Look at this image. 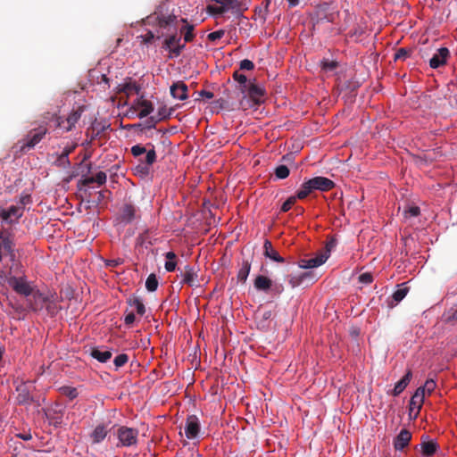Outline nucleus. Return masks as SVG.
Returning <instances> with one entry per match:
<instances>
[{
	"instance_id": "31",
	"label": "nucleus",
	"mask_w": 457,
	"mask_h": 457,
	"mask_svg": "<svg viewBox=\"0 0 457 457\" xmlns=\"http://www.w3.org/2000/svg\"><path fill=\"white\" fill-rule=\"evenodd\" d=\"M327 260H328V253H320L319 254H317L316 257L308 259L307 265H309L310 269L317 268V267L322 265L323 263H325Z\"/></svg>"
},
{
	"instance_id": "3",
	"label": "nucleus",
	"mask_w": 457,
	"mask_h": 457,
	"mask_svg": "<svg viewBox=\"0 0 457 457\" xmlns=\"http://www.w3.org/2000/svg\"><path fill=\"white\" fill-rule=\"evenodd\" d=\"M337 17L338 11L337 8L330 4L323 3L316 6L312 21L314 25L324 21L335 22Z\"/></svg>"
},
{
	"instance_id": "10",
	"label": "nucleus",
	"mask_w": 457,
	"mask_h": 457,
	"mask_svg": "<svg viewBox=\"0 0 457 457\" xmlns=\"http://www.w3.org/2000/svg\"><path fill=\"white\" fill-rule=\"evenodd\" d=\"M24 207L19 205H12L8 209L0 208V217L2 220L12 223V219L18 220L23 214Z\"/></svg>"
},
{
	"instance_id": "6",
	"label": "nucleus",
	"mask_w": 457,
	"mask_h": 457,
	"mask_svg": "<svg viewBox=\"0 0 457 457\" xmlns=\"http://www.w3.org/2000/svg\"><path fill=\"white\" fill-rule=\"evenodd\" d=\"M253 287L257 291L266 294L271 293L276 295H281L284 291V286L282 284H274L270 278L264 275H258L254 278Z\"/></svg>"
},
{
	"instance_id": "7",
	"label": "nucleus",
	"mask_w": 457,
	"mask_h": 457,
	"mask_svg": "<svg viewBox=\"0 0 457 457\" xmlns=\"http://www.w3.org/2000/svg\"><path fill=\"white\" fill-rule=\"evenodd\" d=\"M162 48L169 50L171 56L178 57L185 48V44H181V37L177 32V28L174 27L173 30L163 41Z\"/></svg>"
},
{
	"instance_id": "5",
	"label": "nucleus",
	"mask_w": 457,
	"mask_h": 457,
	"mask_svg": "<svg viewBox=\"0 0 457 457\" xmlns=\"http://www.w3.org/2000/svg\"><path fill=\"white\" fill-rule=\"evenodd\" d=\"M47 129L45 126H39L31 129L26 137L18 142L21 152H26L35 147L46 136Z\"/></svg>"
},
{
	"instance_id": "52",
	"label": "nucleus",
	"mask_w": 457,
	"mask_h": 457,
	"mask_svg": "<svg viewBox=\"0 0 457 457\" xmlns=\"http://www.w3.org/2000/svg\"><path fill=\"white\" fill-rule=\"evenodd\" d=\"M224 34H225V31L222 29H220V30L211 32L210 34H208L207 37L210 41H216V40L221 38L224 36Z\"/></svg>"
},
{
	"instance_id": "25",
	"label": "nucleus",
	"mask_w": 457,
	"mask_h": 457,
	"mask_svg": "<svg viewBox=\"0 0 457 457\" xmlns=\"http://www.w3.org/2000/svg\"><path fill=\"white\" fill-rule=\"evenodd\" d=\"M90 355L98 361L104 363L111 359L112 353L110 350L93 348L91 350Z\"/></svg>"
},
{
	"instance_id": "40",
	"label": "nucleus",
	"mask_w": 457,
	"mask_h": 457,
	"mask_svg": "<svg viewBox=\"0 0 457 457\" xmlns=\"http://www.w3.org/2000/svg\"><path fill=\"white\" fill-rule=\"evenodd\" d=\"M54 164L57 167L67 169L71 166V162L69 158L61 154L57 156L56 160L54 162Z\"/></svg>"
},
{
	"instance_id": "16",
	"label": "nucleus",
	"mask_w": 457,
	"mask_h": 457,
	"mask_svg": "<svg viewBox=\"0 0 457 457\" xmlns=\"http://www.w3.org/2000/svg\"><path fill=\"white\" fill-rule=\"evenodd\" d=\"M245 92L255 104H260L262 102V97L265 95V89L262 87L252 82L248 83Z\"/></svg>"
},
{
	"instance_id": "19",
	"label": "nucleus",
	"mask_w": 457,
	"mask_h": 457,
	"mask_svg": "<svg viewBox=\"0 0 457 457\" xmlns=\"http://www.w3.org/2000/svg\"><path fill=\"white\" fill-rule=\"evenodd\" d=\"M263 254L273 262L279 263L285 262V259L273 248L271 242L268 239H266L263 244Z\"/></svg>"
},
{
	"instance_id": "61",
	"label": "nucleus",
	"mask_w": 457,
	"mask_h": 457,
	"mask_svg": "<svg viewBox=\"0 0 457 457\" xmlns=\"http://www.w3.org/2000/svg\"><path fill=\"white\" fill-rule=\"evenodd\" d=\"M75 147H76V145L70 146V147H65L63 149L62 154L65 155L67 158H69V155L74 151Z\"/></svg>"
},
{
	"instance_id": "62",
	"label": "nucleus",
	"mask_w": 457,
	"mask_h": 457,
	"mask_svg": "<svg viewBox=\"0 0 457 457\" xmlns=\"http://www.w3.org/2000/svg\"><path fill=\"white\" fill-rule=\"evenodd\" d=\"M199 95L207 99H212L213 97V93L206 90H202L199 92Z\"/></svg>"
},
{
	"instance_id": "8",
	"label": "nucleus",
	"mask_w": 457,
	"mask_h": 457,
	"mask_svg": "<svg viewBox=\"0 0 457 457\" xmlns=\"http://www.w3.org/2000/svg\"><path fill=\"white\" fill-rule=\"evenodd\" d=\"M84 109V106H79L77 110L72 111L65 120L62 117L54 115L55 128H63L66 132L71 131L80 119Z\"/></svg>"
},
{
	"instance_id": "12",
	"label": "nucleus",
	"mask_w": 457,
	"mask_h": 457,
	"mask_svg": "<svg viewBox=\"0 0 457 457\" xmlns=\"http://www.w3.org/2000/svg\"><path fill=\"white\" fill-rule=\"evenodd\" d=\"M450 55V52L447 47H441L429 60V65L432 69H437L444 66Z\"/></svg>"
},
{
	"instance_id": "39",
	"label": "nucleus",
	"mask_w": 457,
	"mask_h": 457,
	"mask_svg": "<svg viewBox=\"0 0 457 457\" xmlns=\"http://www.w3.org/2000/svg\"><path fill=\"white\" fill-rule=\"evenodd\" d=\"M193 31L194 26L189 24H187L184 28L181 29V33H184V41L186 43L191 42L194 39L195 35Z\"/></svg>"
},
{
	"instance_id": "34",
	"label": "nucleus",
	"mask_w": 457,
	"mask_h": 457,
	"mask_svg": "<svg viewBox=\"0 0 457 457\" xmlns=\"http://www.w3.org/2000/svg\"><path fill=\"white\" fill-rule=\"evenodd\" d=\"M400 287H401L398 288L392 295L393 300L395 302V303L401 302L409 292V288L407 287H404V284H402Z\"/></svg>"
},
{
	"instance_id": "33",
	"label": "nucleus",
	"mask_w": 457,
	"mask_h": 457,
	"mask_svg": "<svg viewBox=\"0 0 457 457\" xmlns=\"http://www.w3.org/2000/svg\"><path fill=\"white\" fill-rule=\"evenodd\" d=\"M233 79L237 81L241 86V92L245 93V89L248 85V80L245 75L240 73L238 71H234L233 73Z\"/></svg>"
},
{
	"instance_id": "49",
	"label": "nucleus",
	"mask_w": 457,
	"mask_h": 457,
	"mask_svg": "<svg viewBox=\"0 0 457 457\" xmlns=\"http://www.w3.org/2000/svg\"><path fill=\"white\" fill-rule=\"evenodd\" d=\"M160 121L156 116H150L145 122V128L147 129H154L156 124Z\"/></svg>"
},
{
	"instance_id": "15",
	"label": "nucleus",
	"mask_w": 457,
	"mask_h": 457,
	"mask_svg": "<svg viewBox=\"0 0 457 457\" xmlns=\"http://www.w3.org/2000/svg\"><path fill=\"white\" fill-rule=\"evenodd\" d=\"M420 446L422 457H431L438 449L437 443L433 440H428V436H422Z\"/></svg>"
},
{
	"instance_id": "44",
	"label": "nucleus",
	"mask_w": 457,
	"mask_h": 457,
	"mask_svg": "<svg viewBox=\"0 0 457 457\" xmlns=\"http://www.w3.org/2000/svg\"><path fill=\"white\" fill-rule=\"evenodd\" d=\"M147 151L148 149L140 144L133 145L130 149V152L134 157H140L141 155L146 154Z\"/></svg>"
},
{
	"instance_id": "18",
	"label": "nucleus",
	"mask_w": 457,
	"mask_h": 457,
	"mask_svg": "<svg viewBox=\"0 0 457 457\" xmlns=\"http://www.w3.org/2000/svg\"><path fill=\"white\" fill-rule=\"evenodd\" d=\"M187 86L183 81H177L170 86V91L172 97L179 100L187 99Z\"/></svg>"
},
{
	"instance_id": "38",
	"label": "nucleus",
	"mask_w": 457,
	"mask_h": 457,
	"mask_svg": "<svg viewBox=\"0 0 457 457\" xmlns=\"http://www.w3.org/2000/svg\"><path fill=\"white\" fill-rule=\"evenodd\" d=\"M301 277L305 287L312 285L317 280L316 274L313 271L302 272Z\"/></svg>"
},
{
	"instance_id": "45",
	"label": "nucleus",
	"mask_w": 457,
	"mask_h": 457,
	"mask_svg": "<svg viewBox=\"0 0 457 457\" xmlns=\"http://www.w3.org/2000/svg\"><path fill=\"white\" fill-rule=\"evenodd\" d=\"M288 283L292 287H296L303 285L301 273L297 275H291L288 279Z\"/></svg>"
},
{
	"instance_id": "2",
	"label": "nucleus",
	"mask_w": 457,
	"mask_h": 457,
	"mask_svg": "<svg viewBox=\"0 0 457 457\" xmlns=\"http://www.w3.org/2000/svg\"><path fill=\"white\" fill-rule=\"evenodd\" d=\"M7 282L9 286L19 295L29 296L30 295H33L36 304H37V302H40L42 303H45L47 302V296H46L44 294H42L39 291L33 292V288L28 283L26 278L24 277H15L12 276L7 279ZM39 306L36 305L33 306L34 310H37Z\"/></svg>"
},
{
	"instance_id": "17",
	"label": "nucleus",
	"mask_w": 457,
	"mask_h": 457,
	"mask_svg": "<svg viewBox=\"0 0 457 457\" xmlns=\"http://www.w3.org/2000/svg\"><path fill=\"white\" fill-rule=\"evenodd\" d=\"M411 440V433L408 429H402L394 440V447L397 451L403 450Z\"/></svg>"
},
{
	"instance_id": "4",
	"label": "nucleus",
	"mask_w": 457,
	"mask_h": 457,
	"mask_svg": "<svg viewBox=\"0 0 457 457\" xmlns=\"http://www.w3.org/2000/svg\"><path fill=\"white\" fill-rule=\"evenodd\" d=\"M138 429L120 426L114 435L118 439L117 447H131L137 444Z\"/></svg>"
},
{
	"instance_id": "9",
	"label": "nucleus",
	"mask_w": 457,
	"mask_h": 457,
	"mask_svg": "<svg viewBox=\"0 0 457 457\" xmlns=\"http://www.w3.org/2000/svg\"><path fill=\"white\" fill-rule=\"evenodd\" d=\"M200 432V422L195 415L187 417L185 425V434L188 439H195Z\"/></svg>"
},
{
	"instance_id": "36",
	"label": "nucleus",
	"mask_w": 457,
	"mask_h": 457,
	"mask_svg": "<svg viewBox=\"0 0 457 457\" xmlns=\"http://www.w3.org/2000/svg\"><path fill=\"white\" fill-rule=\"evenodd\" d=\"M145 287L149 292H154L158 287V279L154 273H151L145 281Z\"/></svg>"
},
{
	"instance_id": "1",
	"label": "nucleus",
	"mask_w": 457,
	"mask_h": 457,
	"mask_svg": "<svg viewBox=\"0 0 457 457\" xmlns=\"http://www.w3.org/2000/svg\"><path fill=\"white\" fill-rule=\"evenodd\" d=\"M335 182L326 177H314L301 185L300 189L297 191L298 199H304L313 191L319 190L327 192L334 188Z\"/></svg>"
},
{
	"instance_id": "43",
	"label": "nucleus",
	"mask_w": 457,
	"mask_h": 457,
	"mask_svg": "<svg viewBox=\"0 0 457 457\" xmlns=\"http://www.w3.org/2000/svg\"><path fill=\"white\" fill-rule=\"evenodd\" d=\"M128 361H129L128 354L120 353V354L117 355L113 360V363L115 365L116 370L124 366L128 362Z\"/></svg>"
},
{
	"instance_id": "11",
	"label": "nucleus",
	"mask_w": 457,
	"mask_h": 457,
	"mask_svg": "<svg viewBox=\"0 0 457 457\" xmlns=\"http://www.w3.org/2000/svg\"><path fill=\"white\" fill-rule=\"evenodd\" d=\"M16 391V401L19 404L28 405L33 402V397L30 395V386L27 383L18 385Z\"/></svg>"
},
{
	"instance_id": "37",
	"label": "nucleus",
	"mask_w": 457,
	"mask_h": 457,
	"mask_svg": "<svg viewBox=\"0 0 457 457\" xmlns=\"http://www.w3.org/2000/svg\"><path fill=\"white\" fill-rule=\"evenodd\" d=\"M412 53V51L411 49H407V48H399L396 50L395 54V56H394V60L395 62H397V61H405L407 58H409L411 56V54Z\"/></svg>"
},
{
	"instance_id": "28",
	"label": "nucleus",
	"mask_w": 457,
	"mask_h": 457,
	"mask_svg": "<svg viewBox=\"0 0 457 457\" xmlns=\"http://www.w3.org/2000/svg\"><path fill=\"white\" fill-rule=\"evenodd\" d=\"M147 145H150L151 148L146 152L144 160L139 159V162L147 164L148 166H152L156 162V152L154 146L152 144H148Z\"/></svg>"
},
{
	"instance_id": "14",
	"label": "nucleus",
	"mask_w": 457,
	"mask_h": 457,
	"mask_svg": "<svg viewBox=\"0 0 457 457\" xmlns=\"http://www.w3.org/2000/svg\"><path fill=\"white\" fill-rule=\"evenodd\" d=\"M153 18H154V20L156 21V25L160 29H167L168 32H170L173 30L172 27L173 28L175 27V26H173V24L177 21V18L175 15L164 16V15H156V13H154V15H151L148 17V19H153Z\"/></svg>"
},
{
	"instance_id": "23",
	"label": "nucleus",
	"mask_w": 457,
	"mask_h": 457,
	"mask_svg": "<svg viewBox=\"0 0 457 457\" xmlns=\"http://www.w3.org/2000/svg\"><path fill=\"white\" fill-rule=\"evenodd\" d=\"M136 218V208L132 204H125L122 207L120 220L125 223H130Z\"/></svg>"
},
{
	"instance_id": "29",
	"label": "nucleus",
	"mask_w": 457,
	"mask_h": 457,
	"mask_svg": "<svg viewBox=\"0 0 457 457\" xmlns=\"http://www.w3.org/2000/svg\"><path fill=\"white\" fill-rule=\"evenodd\" d=\"M165 258L167 259V262L164 264L165 270L168 272H172L175 270L177 262V255L174 252H168L165 253Z\"/></svg>"
},
{
	"instance_id": "63",
	"label": "nucleus",
	"mask_w": 457,
	"mask_h": 457,
	"mask_svg": "<svg viewBox=\"0 0 457 457\" xmlns=\"http://www.w3.org/2000/svg\"><path fill=\"white\" fill-rule=\"evenodd\" d=\"M298 264H299V267L302 268V269H310L309 265H307L308 264V259L300 260Z\"/></svg>"
},
{
	"instance_id": "54",
	"label": "nucleus",
	"mask_w": 457,
	"mask_h": 457,
	"mask_svg": "<svg viewBox=\"0 0 457 457\" xmlns=\"http://www.w3.org/2000/svg\"><path fill=\"white\" fill-rule=\"evenodd\" d=\"M106 179H107V176H106L105 172H104V171H99L95 176L96 183H97L100 186L105 184Z\"/></svg>"
},
{
	"instance_id": "24",
	"label": "nucleus",
	"mask_w": 457,
	"mask_h": 457,
	"mask_svg": "<svg viewBox=\"0 0 457 457\" xmlns=\"http://www.w3.org/2000/svg\"><path fill=\"white\" fill-rule=\"evenodd\" d=\"M137 104L141 109L137 114L140 119L148 116L154 111L153 104L148 100L138 99Z\"/></svg>"
},
{
	"instance_id": "42",
	"label": "nucleus",
	"mask_w": 457,
	"mask_h": 457,
	"mask_svg": "<svg viewBox=\"0 0 457 457\" xmlns=\"http://www.w3.org/2000/svg\"><path fill=\"white\" fill-rule=\"evenodd\" d=\"M436 381L432 378L427 379L425 382V385L423 386H420L418 389H423V395H425V393L427 392L428 395H430L436 388Z\"/></svg>"
},
{
	"instance_id": "26",
	"label": "nucleus",
	"mask_w": 457,
	"mask_h": 457,
	"mask_svg": "<svg viewBox=\"0 0 457 457\" xmlns=\"http://www.w3.org/2000/svg\"><path fill=\"white\" fill-rule=\"evenodd\" d=\"M250 270L251 262L248 260H243L239 270L237 272V279L242 283H245L248 278Z\"/></svg>"
},
{
	"instance_id": "53",
	"label": "nucleus",
	"mask_w": 457,
	"mask_h": 457,
	"mask_svg": "<svg viewBox=\"0 0 457 457\" xmlns=\"http://www.w3.org/2000/svg\"><path fill=\"white\" fill-rule=\"evenodd\" d=\"M337 62L335 61H324L322 62V69L325 71H334L337 67Z\"/></svg>"
},
{
	"instance_id": "58",
	"label": "nucleus",
	"mask_w": 457,
	"mask_h": 457,
	"mask_svg": "<svg viewBox=\"0 0 457 457\" xmlns=\"http://www.w3.org/2000/svg\"><path fill=\"white\" fill-rule=\"evenodd\" d=\"M141 37L143 38V42L145 44H150L154 39V34L149 30L145 35L141 36Z\"/></svg>"
},
{
	"instance_id": "64",
	"label": "nucleus",
	"mask_w": 457,
	"mask_h": 457,
	"mask_svg": "<svg viewBox=\"0 0 457 457\" xmlns=\"http://www.w3.org/2000/svg\"><path fill=\"white\" fill-rule=\"evenodd\" d=\"M29 201H30V196L29 195H25V196L21 197V206L23 207Z\"/></svg>"
},
{
	"instance_id": "51",
	"label": "nucleus",
	"mask_w": 457,
	"mask_h": 457,
	"mask_svg": "<svg viewBox=\"0 0 457 457\" xmlns=\"http://www.w3.org/2000/svg\"><path fill=\"white\" fill-rule=\"evenodd\" d=\"M239 68L240 70L252 71L254 69V63L248 59H244L240 62Z\"/></svg>"
},
{
	"instance_id": "57",
	"label": "nucleus",
	"mask_w": 457,
	"mask_h": 457,
	"mask_svg": "<svg viewBox=\"0 0 457 457\" xmlns=\"http://www.w3.org/2000/svg\"><path fill=\"white\" fill-rule=\"evenodd\" d=\"M170 112L167 111L165 107L160 108L158 111V115L156 116L157 119H160V121L162 120H164L170 116Z\"/></svg>"
},
{
	"instance_id": "47",
	"label": "nucleus",
	"mask_w": 457,
	"mask_h": 457,
	"mask_svg": "<svg viewBox=\"0 0 457 457\" xmlns=\"http://www.w3.org/2000/svg\"><path fill=\"white\" fill-rule=\"evenodd\" d=\"M297 195L295 196L289 197L287 201H285L281 206V212H286L291 209V207L295 204Z\"/></svg>"
},
{
	"instance_id": "35",
	"label": "nucleus",
	"mask_w": 457,
	"mask_h": 457,
	"mask_svg": "<svg viewBox=\"0 0 457 457\" xmlns=\"http://www.w3.org/2000/svg\"><path fill=\"white\" fill-rule=\"evenodd\" d=\"M140 87L136 84L132 82L125 83L121 86V88L120 89V92L125 93L127 95H130L133 93L139 94Z\"/></svg>"
},
{
	"instance_id": "30",
	"label": "nucleus",
	"mask_w": 457,
	"mask_h": 457,
	"mask_svg": "<svg viewBox=\"0 0 457 457\" xmlns=\"http://www.w3.org/2000/svg\"><path fill=\"white\" fill-rule=\"evenodd\" d=\"M128 303L136 308V311L138 315H144L145 312V307L140 298L137 296H132L128 299Z\"/></svg>"
},
{
	"instance_id": "27",
	"label": "nucleus",
	"mask_w": 457,
	"mask_h": 457,
	"mask_svg": "<svg viewBox=\"0 0 457 457\" xmlns=\"http://www.w3.org/2000/svg\"><path fill=\"white\" fill-rule=\"evenodd\" d=\"M0 243L2 244L3 252L9 254L11 260L13 261L15 258L13 242L9 237H2V242H0Z\"/></svg>"
},
{
	"instance_id": "41",
	"label": "nucleus",
	"mask_w": 457,
	"mask_h": 457,
	"mask_svg": "<svg viewBox=\"0 0 457 457\" xmlns=\"http://www.w3.org/2000/svg\"><path fill=\"white\" fill-rule=\"evenodd\" d=\"M276 177L279 179H284L289 176V169L286 165H279L275 169L274 171Z\"/></svg>"
},
{
	"instance_id": "22",
	"label": "nucleus",
	"mask_w": 457,
	"mask_h": 457,
	"mask_svg": "<svg viewBox=\"0 0 457 457\" xmlns=\"http://www.w3.org/2000/svg\"><path fill=\"white\" fill-rule=\"evenodd\" d=\"M412 377V373L411 370H408L406 374L395 385V387L392 391V395L394 396H398L409 385Z\"/></svg>"
},
{
	"instance_id": "60",
	"label": "nucleus",
	"mask_w": 457,
	"mask_h": 457,
	"mask_svg": "<svg viewBox=\"0 0 457 457\" xmlns=\"http://www.w3.org/2000/svg\"><path fill=\"white\" fill-rule=\"evenodd\" d=\"M121 262H122V261L120 259H113V260L107 261L106 265L109 267H116V266L121 264Z\"/></svg>"
},
{
	"instance_id": "56",
	"label": "nucleus",
	"mask_w": 457,
	"mask_h": 457,
	"mask_svg": "<svg viewBox=\"0 0 457 457\" xmlns=\"http://www.w3.org/2000/svg\"><path fill=\"white\" fill-rule=\"evenodd\" d=\"M150 167L151 166H148L147 164L140 162L136 169L137 172H140L144 175H147L150 171Z\"/></svg>"
},
{
	"instance_id": "13",
	"label": "nucleus",
	"mask_w": 457,
	"mask_h": 457,
	"mask_svg": "<svg viewBox=\"0 0 457 457\" xmlns=\"http://www.w3.org/2000/svg\"><path fill=\"white\" fill-rule=\"evenodd\" d=\"M180 275L182 277V283L187 284L189 287L198 286V275L194 267L186 265L184 270L180 271Z\"/></svg>"
},
{
	"instance_id": "32",
	"label": "nucleus",
	"mask_w": 457,
	"mask_h": 457,
	"mask_svg": "<svg viewBox=\"0 0 457 457\" xmlns=\"http://www.w3.org/2000/svg\"><path fill=\"white\" fill-rule=\"evenodd\" d=\"M59 391L62 395L68 397L70 400L75 399L79 395L77 388L72 386H64L60 387Z\"/></svg>"
},
{
	"instance_id": "21",
	"label": "nucleus",
	"mask_w": 457,
	"mask_h": 457,
	"mask_svg": "<svg viewBox=\"0 0 457 457\" xmlns=\"http://www.w3.org/2000/svg\"><path fill=\"white\" fill-rule=\"evenodd\" d=\"M425 395H423V389H417L414 395L411 396L410 401V409L413 411L416 409L418 414L424 403Z\"/></svg>"
},
{
	"instance_id": "50",
	"label": "nucleus",
	"mask_w": 457,
	"mask_h": 457,
	"mask_svg": "<svg viewBox=\"0 0 457 457\" xmlns=\"http://www.w3.org/2000/svg\"><path fill=\"white\" fill-rule=\"evenodd\" d=\"M359 282L362 284H370L373 281V276L370 272L361 273L359 278Z\"/></svg>"
},
{
	"instance_id": "20",
	"label": "nucleus",
	"mask_w": 457,
	"mask_h": 457,
	"mask_svg": "<svg viewBox=\"0 0 457 457\" xmlns=\"http://www.w3.org/2000/svg\"><path fill=\"white\" fill-rule=\"evenodd\" d=\"M107 427V424H99L94 428L90 434V439L93 444H99L106 437L108 434Z\"/></svg>"
},
{
	"instance_id": "46",
	"label": "nucleus",
	"mask_w": 457,
	"mask_h": 457,
	"mask_svg": "<svg viewBox=\"0 0 457 457\" xmlns=\"http://www.w3.org/2000/svg\"><path fill=\"white\" fill-rule=\"evenodd\" d=\"M337 240L333 237H331L326 244L325 250L321 252V253H328V258L330 255L331 251L336 247Z\"/></svg>"
},
{
	"instance_id": "55",
	"label": "nucleus",
	"mask_w": 457,
	"mask_h": 457,
	"mask_svg": "<svg viewBox=\"0 0 457 457\" xmlns=\"http://www.w3.org/2000/svg\"><path fill=\"white\" fill-rule=\"evenodd\" d=\"M91 183H96L95 177H87V178H85V179H82L79 180L78 187L79 189H81L82 186L86 187V186H88Z\"/></svg>"
},
{
	"instance_id": "59",
	"label": "nucleus",
	"mask_w": 457,
	"mask_h": 457,
	"mask_svg": "<svg viewBox=\"0 0 457 457\" xmlns=\"http://www.w3.org/2000/svg\"><path fill=\"white\" fill-rule=\"evenodd\" d=\"M135 319H136V316H135L134 312H129L125 316L124 322L126 325L130 326L134 323Z\"/></svg>"
},
{
	"instance_id": "48",
	"label": "nucleus",
	"mask_w": 457,
	"mask_h": 457,
	"mask_svg": "<svg viewBox=\"0 0 457 457\" xmlns=\"http://www.w3.org/2000/svg\"><path fill=\"white\" fill-rule=\"evenodd\" d=\"M420 210L418 206H411L404 211L405 217H417L420 215Z\"/></svg>"
}]
</instances>
